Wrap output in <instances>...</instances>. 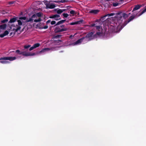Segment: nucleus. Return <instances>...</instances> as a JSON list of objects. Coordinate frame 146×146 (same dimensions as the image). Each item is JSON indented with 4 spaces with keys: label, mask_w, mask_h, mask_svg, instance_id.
I'll return each mask as SVG.
<instances>
[{
    "label": "nucleus",
    "mask_w": 146,
    "mask_h": 146,
    "mask_svg": "<svg viewBox=\"0 0 146 146\" xmlns=\"http://www.w3.org/2000/svg\"><path fill=\"white\" fill-rule=\"evenodd\" d=\"M42 13L40 12L36 13L33 15L31 18H30L29 20H27L26 22H28L33 21V20L35 22H40L41 20L40 17H42Z\"/></svg>",
    "instance_id": "f257e3e1"
},
{
    "label": "nucleus",
    "mask_w": 146,
    "mask_h": 146,
    "mask_svg": "<svg viewBox=\"0 0 146 146\" xmlns=\"http://www.w3.org/2000/svg\"><path fill=\"white\" fill-rule=\"evenodd\" d=\"M92 32L88 34L86 37L77 40L76 42L74 43V45L80 44L82 42H83V43H84L86 42V41H88L92 39L93 38Z\"/></svg>",
    "instance_id": "f03ea898"
},
{
    "label": "nucleus",
    "mask_w": 146,
    "mask_h": 146,
    "mask_svg": "<svg viewBox=\"0 0 146 146\" xmlns=\"http://www.w3.org/2000/svg\"><path fill=\"white\" fill-rule=\"evenodd\" d=\"M67 30V29L64 27V25H62L61 26L56 27L54 30V32L55 33H58L66 31Z\"/></svg>",
    "instance_id": "7ed1b4c3"
},
{
    "label": "nucleus",
    "mask_w": 146,
    "mask_h": 146,
    "mask_svg": "<svg viewBox=\"0 0 146 146\" xmlns=\"http://www.w3.org/2000/svg\"><path fill=\"white\" fill-rule=\"evenodd\" d=\"M17 21L18 22V25H16V26L14 25V27L15 28L13 29V31L16 32L20 29L21 28V26L22 25V23L21 21L18 20Z\"/></svg>",
    "instance_id": "20e7f679"
},
{
    "label": "nucleus",
    "mask_w": 146,
    "mask_h": 146,
    "mask_svg": "<svg viewBox=\"0 0 146 146\" xmlns=\"http://www.w3.org/2000/svg\"><path fill=\"white\" fill-rule=\"evenodd\" d=\"M16 59V58L15 57H1L0 58V60H9L10 61H13L15 60Z\"/></svg>",
    "instance_id": "39448f33"
},
{
    "label": "nucleus",
    "mask_w": 146,
    "mask_h": 146,
    "mask_svg": "<svg viewBox=\"0 0 146 146\" xmlns=\"http://www.w3.org/2000/svg\"><path fill=\"white\" fill-rule=\"evenodd\" d=\"M55 50L54 48H45L41 50L39 52V53H41L42 52H44L46 51H48L49 50Z\"/></svg>",
    "instance_id": "423d86ee"
},
{
    "label": "nucleus",
    "mask_w": 146,
    "mask_h": 146,
    "mask_svg": "<svg viewBox=\"0 0 146 146\" xmlns=\"http://www.w3.org/2000/svg\"><path fill=\"white\" fill-rule=\"evenodd\" d=\"M60 16L58 14L53 15L50 17V18H54V19L56 20H58L60 19Z\"/></svg>",
    "instance_id": "0eeeda50"
},
{
    "label": "nucleus",
    "mask_w": 146,
    "mask_h": 146,
    "mask_svg": "<svg viewBox=\"0 0 146 146\" xmlns=\"http://www.w3.org/2000/svg\"><path fill=\"white\" fill-rule=\"evenodd\" d=\"M110 26L112 27H116V28L119 29L120 28L121 25L119 24V23H114V24L111 23Z\"/></svg>",
    "instance_id": "6e6552de"
},
{
    "label": "nucleus",
    "mask_w": 146,
    "mask_h": 146,
    "mask_svg": "<svg viewBox=\"0 0 146 146\" xmlns=\"http://www.w3.org/2000/svg\"><path fill=\"white\" fill-rule=\"evenodd\" d=\"M40 46V44L39 43L35 44H34L32 47H30L29 50L30 51H31L33 49L39 47Z\"/></svg>",
    "instance_id": "1a4fd4ad"
},
{
    "label": "nucleus",
    "mask_w": 146,
    "mask_h": 146,
    "mask_svg": "<svg viewBox=\"0 0 146 146\" xmlns=\"http://www.w3.org/2000/svg\"><path fill=\"white\" fill-rule=\"evenodd\" d=\"M95 27L96 28V29L100 31L99 32H97V34L98 35H100V33L102 31V28L101 27L99 26H95Z\"/></svg>",
    "instance_id": "9d476101"
},
{
    "label": "nucleus",
    "mask_w": 146,
    "mask_h": 146,
    "mask_svg": "<svg viewBox=\"0 0 146 146\" xmlns=\"http://www.w3.org/2000/svg\"><path fill=\"white\" fill-rule=\"evenodd\" d=\"M55 7L54 4H48L46 5V7L48 8L53 9Z\"/></svg>",
    "instance_id": "9b49d317"
},
{
    "label": "nucleus",
    "mask_w": 146,
    "mask_h": 146,
    "mask_svg": "<svg viewBox=\"0 0 146 146\" xmlns=\"http://www.w3.org/2000/svg\"><path fill=\"white\" fill-rule=\"evenodd\" d=\"M21 54L23 56H28L29 55V52H22Z\"/></svg>",
    "instance_id": "f8f14e48"
},
{
    "label": "nucleus",
    "mask_w": 146,
    "mask_h": 146,
    "mask_svg": "<svg viewBox=\"0 0 146 146\" xmlns=\"http://www.w3.org/2000/svg\"><path fill=\"white\" fill-rule=\"evenodd\" d=\"M83 20L81 19L79 21H78L76 22H74V25L76 24H81L83 23Z\"/></svg>",
    "instance_id": "ddd939ff"
},
{
    "label": "nucleus",
    "mask_w": 146,
    "mask_h": 146,
    "mask_svg": "<svg viewBox=\"0 0 146 146\" xmlns=\"http://www.w3.org/2000/svg\"><path fill=\"white\" fill-rule=\"evenodd\" d=\"M58 1H54V2L56 3H58V2H60V3H64L66 2H67L68 1V0H58Z\"/></svg>",
    "instance_id": "4468645a"
},
{
    "label": "nucleus",
    "mask_w": 146,
    "mask_h": 146,
    "mask_svg": "<svg viewBox=\"0 0 146 146\" xmlns=\"http://www.w3.org/2000/svg\"><path fill=\"white\" fill-rule=\"evenodd\" d=\"M66 21L65 20H63L58 21L55 25H60L64 23Z\"/></svg>",
    "instance_id": "2eb2a0df"
},
{
    "label": "nucleus",
    "mask_w": 146,
    "mask_h": 146,
    "mask_svg": "<svg viewBox=\"0 0 146 146\" xmlns=\"http://www.w3.org/2000/svg\"><path fill=\"white\" fill-rule=\"evenodd\" d=\"M64 11L65 10L64 9H59L57 11V13L58 14H60Z\"/></svg>",
    "instance_id": "dca6fc26"
},
{
    "label": "nucleus",
    "mask_w": 146,
    "mask_h": 146,
    "mask_svg": "<svg viewBox=\"0 0 146 146\" xmlns=\"http://www.w3.org/2000/svg\"><path fill=\"white\" fill-rule=\"evenodd\" d=\"M16 20V19L15 18H13L11 19L9 21V23H13L15 22Z\"/></svg>",
    "instance_id": "f3484780"
},
{
    "label": "nucleus",
    "mask_w": 146,
    "mask_h": 146,
    "mask_svg": "<svg viewBox=\"0 0 146 146\" xmlns=\"http://www.w3.org/2000/svg\"><path fill=\"white\" fill-rule=\"evenodd\" d=\"M140 7V6L138 5L136 6L135 7L133 8V11L137 10L138 9H139Z\"/></svg>",
    "instance_id": "a211bd4d"
},
{
    "label": "nucleus",
    "mask_w": 146,
    "mask_h": 146,
    "mask_svg": "<svg viewBox=\"0 0 146 146\" xmlns=\"http://www.w3.org/2000/svg\"><path fill=\"white\" fill-rule=\"evenodd\" d=\"M114 15V14L113 13H110V14H108L105 15L104 17H102V19H104V18L107 17V16H108V17H110V16H113V15Z\"/></svg>",
    "instance_id": "6ab92c4d"
},
{
    "label": "nucleus",
    "mask_w": 146,
    "mask_h": 146,
    "mask_svg": "<svg viewBox=\"0 0 146 146\" xmlns=\"http://www.w3.org/2000/svg\"><path fill=\"white\" fill-rule=\"evenodd\" d=\"M6 24H3V25H0V29H4L6 28Z\"/></svg>",
    "instance_id": "aec40b11"
},
{
    "label": "nucleus",
    "mask_w": 146,
    "mask_h": 146,
    "mask_svg": "<svg viewBox=\"0 0 146 146\" xmlns=\"http://www.w3.org/2000/svg\"><path fill=\"white\" fill-rule=\"evenodd\" d=\"M122 16L123 18L125 19L128 17V15L125 13H123L122 14Z\"/></svg>",
    "instance_id": "412c9836"
},
{
    "label": "nucleus",
    "mask_w": 146,
    "mask_h": 146,
    "mask_svg": "<svg viewBox=\"0 0 146 146\" xmlns=\"http://www.w3.org/2000/svg\"><path fill=\"white\" fill-rule=\"evenodd\" d=\"M146 11V8L145 9L143 10L141 13H140L139 14L137 15V16H140V15H141L143 13H144Z\"/></svg>",
    "instance_id": "4be33fe9"
},
{
    "label": "nucleus",
    "mask_w": 146,
    "mask_h": 146,
    "mask_svg": "<svg viewBox=\"0 0 146 146\" xmlns=\"http://www.w3.org/2000/svg\"><path fill=\"white\" fill-rule=\"evenodd\" d=\"M1 61H0V62L2 63L5 64L8 63L9 62L8 61H6L5 60H1Z\"/></svg>",
    "instance_id": "5701e85b"
},
{
    "label": "nucleus",
    "mask_w": 146,
    "mask_h": 146,
    "mask_svg": "<svg viewBox=\"0 0 146 146\" xmlns=\"http://www.w3.org/2000/svg\"><path fill=\"white\" fill-rule=\"evenodd\" d=\"M113 3V6L114 7H116V6H117L119 4V3L117 2H115V3L113 2V3Z\"/></svg>",
    "instance_id": "b1692460"
},
{
    "label": "nucleus",
    "mask_w": 146,
    "mask_h": 146,
    "mask_svg": "<svg viewBox=\"0 0 146 146\" xmlns=\"http://www.w3.org/2000/svg\"><path fill=\"white\" fill-rule=\"evenodd\" d=\"M79 14L78 12L77 11L75 12L74 11V16H77Z\"/></svg>",
    "instance_id": "393cba45"
},
{
    "label": "nucleus",
    "mask_w": 146,
    "mask_h": 146,
    "mask_svg": "<svg viewBox=\"0 0 146 146\" xmlns=\"http://www.w3.org/2000/svg\"><path fill=\"white\" fill-rule=\"evenodd\" d=\"M31 46L30 45H25L24 46V48L25 49H27L31 47Z\"/></svg>",
    "instance_id": "a878e982"
},
{
    "label": "nucleus",
    "mask_w": 146,
    "mask_h": 146,
    "mask_svg": "<svg viewBox=\"0 0 146 146\" xmlns=\"http://www.w3.org/2000/svg\"><path fill=\"white\" fill-rule=\"evenodd\" d=\"M19 19L20 20H25L26 19V17H20Z\"/></svg>",
    "instance_id": "bb28decb"
},
{
    "label": "nucleus",
    "mask_w": 146,
    "mask_h": 146,
    "mask_svg": "<svg viewBox=\"0 0 146 146\" xmlns=\"http://www.w3.org/2000/svg\"><path fill=\"white\" fill-rule=\"evenodd\" d=\"M21 52L19 50H17L16 51V52L18 53L19 54H21Z\"/></svg>",
    "instance_id": "cd10ccee"
},
{
    "label": "nucleus",
    "mask_w": 146,
    "mask_h": 146,
    "mask_svg": "<svg viewBox=\"0 0 146 146\" xmlns=\"http://www.w3.org/2000/svg\"><path fill=\"white\" fill-rule=\"evenodd\" d=\"M5 34V35H7L9 34V32L7 31H6L4 33Z\"/></svg>",
    "instance_id": "c85d7f7f"
},
{
    "label": "nucleus",
    "mask_w": 146,
    "mask_h": 146,
    "mask_svg": "<svg viewBox=\"0 0 146 146\" xmlns=\"http://www.w3.org/2000/svg\"><path fill=\"white\" fill-rule=\"evenodd\" d=\"M63 15L65 17H67L68 16V15L66 13H64L63 14Z\"/></svg>",
    "instance_id": "c756f323"
},
{
    "label": "nucleus",
    "mask_w": 146,
    "mask_h": 146,
    "mask_svg": "<svg viewBox=\"0 0 146 146\" xmlns=\"http://www.w3.org/2000/svg\"><path fill=\"white\" fill-rule=\"evenodd\" d=\"M6 35H5V34L3 33V34H1L0 35V37L1 38H3Z\"/></svg>",
    "instance_id": "7c9ffc66"
},
{
    "label": "nucleus",
    "mask_w": 146,
    "mask_h": 146,
    "mask_svg": "<svg viewBox=\"0 0 146 146\" xmlns=\"http://www.w3.org/2000/svg\"><path fill=\"white\" fill-rule=\"evenodd\" d=\"M134 18V17H133V16H131L130 18V19H129V21H128V22H129L130 21H131Z\"/></svg>",
    "instance_id": "2f4dec72"
},
{
    "label": "nucleus",
    "mask_w": 146,
    "mask_h": 146,
    "mask_svg": "<svg viewBox=\"0 0 146 146\" xmlns=\"http://www.w3.org/2000/svg\"><path fill=\"white\" fill-rule=\"evenodd\" d=\"M8 21V20L7 19H5L2 21V22L3 23H5Z\"/></svg>",
    "instance_id": "473e14b6"
},
{
    "label": "nucleus",
    "mask_w": 146,
    "mask_h": 146,
    "mask_svg": "<svg viewBox=\"0 0 146 146\" xmlns=\"http://www.w3.org/2000/svg\"><path fill=\"white\" fill-rule=\"evenodd\" d=\"M98 12V11L97 10H94V11H91V13H97Z\"/></svg>",
    "instance_id": "72a5a7b5"
},
{
    "label": "nucleus",
    "mask_w": 146,
    "mask_h": 146,
    "mask_svg": "<svg viewBox=\"0 0 146 146\" xmlns=\"http://www.w3.org/2000/svg\"><path fill=\"white\" fill-rule=\"evenodd\" d=\"M35 54L34 53H31L30 52H29V56H34V55H35Z\"/></svg>",
    "instance_id": "f704fd0d"
},
{
    "label": "nucleus",
    "mask_w": 146,
    "mask_h": 146,
    "mask_svg": "<svg viewBox=\"0 0 146 146\" xmlns=\"http://www.w3.org/2000/svg\"><path fill=\"white\" fill-rule=\"evenodd\" d=\"M61 36V35H57L55 36L54 38H60Z\"/></svg>",
    "instance_id": "c9c22d12"
},
{
    "label": "nucleus",
    "mask_w": 146,
    "mask_h": 146,
    "mask_svg": "<svg viewBox=\"0 0 146 146\" xmlns=\"http://www.w3.org/2000/svg\"><path fill=\"white\" fill-rule=\"evenodd\" d=\"M56 23V22L55 21H52L51 22V24L53 25Z\"/></svg>",
    "instance_id": "e433bc0d"
},
{
    "label": "nucleus",
    "mask_w": 146,
    "mask_h": 146,
    "mask_svg": "<svg viewBox=\"0 0 146 146\" xmlns=\"http://www.w3.org/2000/svg\"><path fill=\"white\" fill-rule=\"evenodd\" d=\"M48 28V26H45L43 27H42V29H46Z\"/></svg>",
    "instance_id": "4c0bfd02"
},
{
    "label": "nucleus",
    "mask_w": 146,
    "mask_h": 146,
    "mask_svg": "<svg viewBox=\"0 0 146 146\" xmlns=\"http://www.w3.org/2000/svg\"><path fill=\"white\" fill-rule=\"evenodd\" d=\"M50 22V20H48L46 22V23L48 24V23H49Z\"/></svg>",
    "instance_id": "58836bf2"
},
{
    "label": "nucleus",
    "mask_w": 146,
    "mask_h": 146,
    "mask_svg": "<svg viewBox=\"0 0 146 146\" xmlns=\"http://www.w3.org/2000/svg\"><path fill=\"white\" fill-rule=\"evenodd\" d=\"M70 14H73V10H72L70 11Z\"/></svg>",
    "instance_id": "ea45409f"
},
{
    "label": "nucleus",
    "mask_w": 146,
    "mask_h": 146,
    "mask_svg": "<svg viewBox=\"0 0 146 146\" xmlns=\"http://www.w3.org/2000/svg\"><path fill=\"white\" fill-rule=\"evenodd\" d=\"M92 27H94L95 26V24H93L92 25Z\"/></svg>",
    "instance_id": "a19ab883"
},
{
    "label": "nucleus",
    "mask_w": 146,
    "mask_h": 146,
    "mask_svg": "<svg viewBox=\"0 0 146 146\" xmlns=\"http://www.w3.org/2000/svg\"><path fill=\"white\" fill-rule=\"evenodd\" d=\"M13 2H10V4H13Z\"/></svg>",
    "instance_id": "79ce46f5"
},
{
    "label": "nucleus",
    "mask_w": 146,
    "mask_h": 146,
    "mask_svg": "<svg viewBox=\"0 0 146 146\" xmlns=\"http://www.w3.org/2000/svg\"><path fill=\"white\" fill-rule=\"evenodd\" d=\"M70 25H73V22L71 23L70 24Z\"/></svg>",
    "instance_id": "37998d69"
},
{
    "label": "nucleus",
    "mask_w": 146,
    "mask_h": 146,
    "mask_svg": "<svg viewBox=\"0 0 146 146\" xmlns=\"http://www.w3.org/2000/svg\"><path fill=\"white\" fill-rule=\"evenodd\" d=\"M106 1H110V0H105Z\"/></svg>",
    "instance_id": "c03bdc74"
},
{
    "label": "nucleus",
    "mask_w": 146,
    "mask_h": 146,
    "mask_svg": "<svg viewBox=\"0 0 146 146\" xmlns=\"http://www.w3.org/2000/svg\"><path fill=\"white\" fill-rule=\"evenodd\" d=\"M12 33H10L11 35H12Z\"/></svg>",
    "instance_id": "a18cd8bd"
}]
</instances>
